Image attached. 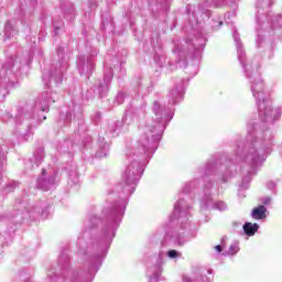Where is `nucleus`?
<instances>
[{
  "instance_id": "nucleus-1",
  "label": "nucleus",
  "mask_w": 282,
  "mask_h": 282,
  "mask_svg": "<svg viewBox=\"0 0 282 282\" xmlns=\"http://www.w3.org/2000/svg\"><path fill=\"white\" fill-rule=\"evenodd\" d=\"M268 213V208L265 206L260 205L252 209L251 217L253 219H265V214Z\"/></svg>"
},
{
  "instance_id": "nucleus-2",
  "label": "nucleus",
  "mask_w": 282,
  "mask_h": 282,
  "mask_svg": "<svg viewBox=\"0 0 282 282\" xmlns=\"http://www.w3.org/2000/svg\"><path fill=\"white\" fill-rule=\"evenodd\" d=\"M243 231L248 237H253V235L259 231V225L257 223H246L243 225Z\"/></svg>"
},
{
  "instance_id": "nucleus-3",
  "label": "nucleus",
  "mask_w": 282,
  "mask_h": 282,
  "mask_svg": "<svg viewBox=\"0 0 282 282\" xmlns=\"http://www.w3.org/2000/svg\"><path fill=\"white\" fill-rule=\"evenodd\" d=\"M167 256L171 258V259H175V257H177V251L175 250H170L167 252Z\"/></svg>"
},
{
  "instance_id": "nucleus-4",
  "label": "nucleus",
  "mask_w": 282,
  "mask_h": 282,
  "mask_svg": "<svg viewBox=\"0 0 282 282\" xmlns=\"http://www.w3.org/2000/svg\"><path fill=\"white\" fill-rule=\"evenodd\" d=\"M215 250H217V252H221L224 249L221 248V246L217 245V246L215 247Z\"/></svg>"
}]
</instances>
